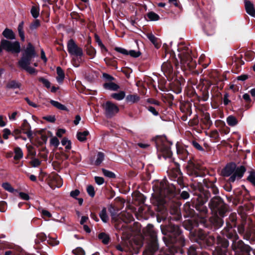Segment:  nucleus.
I'll return each mask as SVG.
<instances>
[{"label": "nucleus", "instance_id": "4", "mask_svg": "<svg viewBox=\"0 0 255 255\" xmlns=\"http://www.w3.org/2000/svg\"><path fill=\"white\" fill-rule=\"evenodd\" d=\"M3 49L6 52L12 54H18L21 51V46L18 41H11L7 39H2L0 41Z\"/></svg>", "mask_w": 255, "mask_h": 255}, {"label": "nucleus", "instance_id": "2", "mask_svg": "<svg viewBox=\"0 0 255 255\" xmlns=\"http://www.w3.org/2000/svg\"><path fill=\"white\" fill-rule=\"evenodd\" d=\"M246 169L244 166L237 167L234 163L228 164L224 168L222 173L224 176H230L229 179L230 182H234L236 179L241 178Z\"/></svg>", "mask_w": 255, "mask_h": 255}, {"label": "nucleus", "instance_id": "11", "mask_svg": "<svg viewBox=\"0 0 255 255\" xmlns=\"http://www.w3.org/2000/svg\"><path fill=\"white\" fill-rule=\"evenodd\" d=\"M22 56L31 59L37 56L35 48L31 43H28L26 48L22 53Z\"/></svg>", "mask_w": 255, "mask_h": 255}, {"label": "nucleus", "instance_id": "26", "mask_svg": "<svg viewBox=\"0 0 255 255\" xmlns=\"http://www.w3.org/2000/svg\"><path fill=\"white\" fill-rule=\"evenodd\" d=\"M126 96L125 92L124 91H120L119 93H113L111 95V97L118 100V101H121L123 99L125 98Z\"/></svg>", "mask_w": 255, "mask_h": 255}, {"label": "nucleus", "instance_id": "43", "mask_svg": "<svg viewBox=\"0 0 255 255\" xmlns=\"http://www.w3.org/2000/svg\"><path fill=\"white\" fill-rule=\"evenodd\" d=\"M87 192L89 196H90L91 197H94L95 195V192L94 188L93 186L88 185L87 187Z\"/></svg>", "mask_w": 255, "mask_h": 255}, {"label": "nucleus", "instance_id": "32", "mask_svg": "<svg viewBox=\"0 0 255 255\" xmlns=\"http://www.w3.org/2000/svg\"><path fill=\"white\" fill-rule=\"evenodd\" d=\"M50 103L52 106L54 107L57 108V109L61 110H64V111H67V108L64 105L61 104V103H59L57 101H55L54 100H51Z\"/></svg>", "mask_w": 255, "mask_h": 255}, {"label": "nucleus", "instance_id": "15", "mask_svg": "<svg viewBox=\"0 0 255 255\" xmlns=\"http://www.w3.org/2000/svg\"><path fill=\"white\" fill-rule=\"evenodd\" d=\"M167 230L170 233H172L175 237L179 236V239H182V236H180L181 231L178 226L170 224Z\"/></svg>", "mask_w": 255, "mask_h": 255}, {"label": "nucleus", "instance_id": "58", "mask_svg": "<svg viewBox=\"0 0 255 255\" xmlns=\"http://www.w3.org/2000/svg\"><path fill=\"white\" fill-rule=\"evenodd\" d=\"M80 194V191L78 189H76L75 190L72 191L70 192V196L74 198H76V197Z\"/></svg>", "mask_w": 255, "mask_h": 255}, {"label": "nucleus", "instance_id": "17", "mask_svg": "<svg viewBox=\"0 0 255 255\" xmlns=\"http://www.w3.org/2000/svg\"><path fill=\"white\" fill-rule=\"evenodd\" d=\"M2 34L7 40H13L15 38V34L11 29L5 28Z\"/></svg>", "mask_w": 255, "mask_h": 255}, {"label": "nucleus", "instance_id": "64", "mask_svg": "<svg viewBox=\"0 0 255 255\" xmlns=\"http://www.w3.org/2000/svg\"><path fill=\"white\" fill-rule=\"evenodd\" d=\"M181 197L184 199H187L189 197V194L186 191H183L181 193Z\"/></svg>", "mask_w": 255, "mask_h": 255}, {"label": "nucleus", "instance_id": "22", "mask_svg": "<svg viewBox=\"0 0 255 255\" xmlns=\"http://www.w3.org/2000/svg\"><path fill=\"white\" fill-rule=\"evenodd\" d=\"M226 121L228 125L231 127H234L238 123L237 119L232 115L228 116L227 118Z\"/></svg>", "mask_w": 255, "mask_h": 255}, {"label": "nucleus", "instance_id": "36", "mask_svg": "<svg viewBox=\"0 0 255 255\" xmlns=\"http://www.w3.org/2000/svg\"><path fill=\"white\" fill-rule=\"evenodd\" d=\"M162 152L163 156L165 158H170L172 156V152L169 147H163Z\"/></svg>", "mask_w": 255, "mask_h": 255}, {"label": "nucleus", "instance_id": "46", "mask_svg": "<svg viewBox=\"0 0 255 255\" xmlns=\"http://www.w3.org/2000/svg\"><path fill=\"white\" fill-rule=\"evenodd\" d=\"M2 187L7 191L12 193L14 191V189L12 187L11 185L5 182L2 184Z\"/></svg>", "mask_w": 255, "mask_h": 255}, {"label": "nucleus", "instance_id": "30", "mask_svg": "<svg viewBox=\"0 0 255 255\" xmlns=\"http://www.w3.org/2000/svg\"><path fill=\"white\" fill-rule=\"evenodd\" d=\"M105 158V154L103 152H98L97 155V158L95 162V164L99 165L101 164Z\"/></svg>", "mask_w": 255, "mask_h": 255}, {"label": "nucleus", "instance_id": "23", "mask_svg": "<svg viewBox=\"0 0 255 255\" xmlns=\"http://www.w3.org/2000/svg\"><path fill=\"white\" fill-rule=\"evenodd\" d=\"M177 152L180 158H181L183 160H185L189 154L188 151L183 148L177 149Z\"/></svg>", "mask_w": 255, "mask_h": 255}, {"label": "nucleus", "instance_id": "42", "mask_svg": "<svg viewBox=\"0 0 255 255\" xmlns=\"http://www.w3.org/2000/svg\"><path fill=\"white\" fill-rule=\"evenodd\" d=\"M214 220H215V223H214L215 225L217 227L219 228L223 226L224 222L222 218H221L219 217H216L214 219Z\"/></svg>", "mask_w": 255, "mask_h": 255}, {"label": "nucleus", "instance_id": "9", "mask_svg": "<svg viewBox=\"0 0 255 255\" xmlns=\"http://www.w3.org/2000/svg\"><path fill=\"white\" fill-rule=\"evenodd\" d=\"M31 59V58L22 56L18 62V64L20 68L31 74L34 73L35 72L34 68L29 66Z\"/></svg>", "mask_w": 255, "mask_h": 255}, {"label": "nucleus", "instance_id": "48", "mask_svg": "<svg viewBox=\"0 0 255 255\" xmlns=\"http://www.w3.org/2000/svg\"><path fill=\"white\" fill-rule=\"evenodd\" d=\"M40 26V21L38 19H35L32 23L30 25V28L31 30L36 29Z\"/></svg>", "mask_w": 255, "mask_h": 255}, {"label": "nucleus", "instance_id": "18", "mask_svg": "<svg viewBox=\"0 0 255 255\" xmlns=\"http://www.w3.org/2000/svg\"><path fill=\"white\" fill-rule=\"evenodd\" d=\"M140 97L137 94L128 95L126 98V100L128 103H135L138 102Z\"/></svg>", "mask_w": 255, "mask_h": 255}, {"label": "nucleus", "instance_id": "14", "mask_svg": "<svg viewBox=\"0 0 255 255\" xmlns=\"http://www.w3.org/2000/svg\"><path fill=\"white\" fill-rule=\"evenodd\" d=\"M245 6L247 13L252 16L255 17V9L254 4L249 0H245Z\"/></svg>", "mask_w": 255, "mask_h": 255}, {"label": "nucleus", "instance_id": "20", "mask_svg": "<svg viewBox=\"0 0 255 255\" xmlns=\"http://www.w3.org/2000/svg\"><path fill=\"white\" fill-rule=\"evenodd\" d=\"M56 72L58 75L56 78L57 81L59 83H62L65 78L64 72L60 67H57Z\"/></svg>", "mask_w": 255, "mask_h": 255}, {"label": "nucleus", "instance_id": "47", "mask_svg": "<svg viewBox=\"0 0 255 255\" xmlns=\"http://www.w3.org/2000/svg\"><path fill=\"white\" fill-rule=\"evenodd\" d=\"M102 171H103V173L104 174V175L108 177H110V178H115V174L113 172H112L109 170H106L105 169H103Z\"/></svg>", "mask_w": 255, "mask_h": 255}, {"label": "nucleus", "instance_id": "41", "mask_svg": "<svg viewBox=\"0 0 255 255\" xmlns=\"http://www.w3.org/2000/svg\"><path fill=\"white\" fill-rule=\"evenodd\" d=\"M214 255H227V251H224L220 249L219 246H217L215 251L214 252Z\"/></svg>", "mask_w": 255, "mask_h": 255}, {"label": "nucleus", "instance_id": "60", "mask_svg": "<svg viewBox=\"0 0 255 255\" xmlns=\"http://www.w3.org/2000/svg\"><path fill=\"white\" fill-rule=\"evenodd\" d=\"M66 132V130L63 128H59L56 132V135L59 137H61L63 134Z\"/></svg>", "mask_w": 255, "mask_h": 255}, {"label": "nucleus", "instance_id": "25", "mask_svg": "<svg viewBox=\"0 0 255 255\" xmlns=\"http://www.w3.org/2000/svg\"><path fill=\"white\" fill-rule=\"evenodd\" d=\"M89 134V132L88 130H85L83 132H78L77 133V139L80 141H84L86 140V137Z\"/></svg>", "mask_w": 255, "mask_h": 255}, {"label": "nucleus", "instance_id": "35", "mask_svg": "<svg viewBox=\"0 0 255 255\" xmlns=\"http://www.w3.org/2000/svg\"><path fill=\"white\" fill-rule=\"evenodd\" d=\"M61 144L62 145L65 146V148L69 150L71 148V142L66 137H64L61 140Z\"/></svg>", "mask_w": 255, "mask_h": 255}, {"label": "nucleus", "instance_id": "39", "mask_svg": "<svg viewBox=\"0 0 255 255\" xmlns=\"http://www.w3.org/2000/svg\"><path fill=\"white\" fill-rule=\"evenodd\" d=\"M20 113L17 111L13 112L11 114H8V118L10 121L13 122L16 120V118L20 116Z\"/></svg>", "mask_w": 255, "mask_h": 255}, {"label": "nucleus", "instance_id": "1", "mask_svg": "<svg viewBox=\"0 0 255 255\" xmlns=\"http://www.w3.org/2000/svg\"><path fill=\"white\" fill-rule=\"evenodd\" d=\"M154 190V195L151 199V202L156 207L157 211L163 213L166 210L165 198H170L174 196L175 187L173 185H169L166 181L163 180Z\"/></svg>", "mask_w": 255, "mask_h": 255}, {"label": "nucleus", "instance_id": "7", "mask_svg": "<svg viewBox=\"0 0 255 255\" xmlns=\"http://www.w3.org/2000/svg\"><path fill=\"white\" fill-rule=\"evenodd\" d=\"M67 50L72 56L81 57L83 55L82 49L76 44L73 39H71L67 42Z\"/></svg>", "mask_w": 255, "mask_h": 255}, {"label": "nucleus", "instance_id": "51", "mask_svg": "<svg viewBox=\"0 0 255 255\" xmlns=\"http://www.w3.org/2000/svg\"><path fill=\"white\" fill-rule=\"evenodd\" d=\"M73 253L76 255H85V251L81 248H77L73 251Z\"/></svg>", "mask_w": 255, "mask_h": 255}, {"label": "nucleus", "instance_id": "13", "mask_svg": "<svg viewBox=\"0 0 255 255\" xmlns=\"http://www.w3.org/2000/svg\"><path fill=\"white\" fill-rule=\"evenodd\" d=\"M191 51L188 50L187 51H183L181 53V62L184 65H188L192 61V58L190 55Z\"/></svg>", "mask_w": 255, "mask_h": 255}, {"label": "nucleus", "instance_id": "55", "mask_svg": "<svg viewBox=\"0 0 255 255\" xmlns=\"http://www.w3.org/2000/svg\"><path fill=\"white\" fill-rule=\"evenodd\" d=\"M6 203L5 201L0 202V211L4 212L6 210Z\"/></svg>", "mask_w": 255, "mask_h": 255}, {"label": "nucleus", "instance_id": "27", "mask_svg": "<svg viewBox=\"0 0 255 255\" xmlns=\"http://www.w3.org/2000/svg\"><path fill=\"white\" fill-rule=\"evenodd\" d=\"M14 159L16 160H19L20 159L22 158L23 157V152L21 150V149L19 147H17L14 148Z\"/></svg>", "mask_w": 255, "mask_h": 255}, {"label": "nucleus", "instance_id": "10", "mask_svg": "<svg viewBox=\"0 0 255 255\" xmlns=\"http://www.w3.org/2000/svg\"><path fill=\"white\" fill-rule=\"evenodd\" d=\"M169 174L173 180L176 178L177 182L181 185L182 184V180L181 179V172L180 170L179 165L175 164V167L168 170Z\"/></svg>", "mask_w": 255, "mask_h": 255}, {"label": "nucleus", "instance_id": "8", "mask_svg": "<svg viewBox=\"0 0 255 255\" xmlns=\"http://www.w3.org/2000/svg\"><path fill=\"white\" fill-rule=\"evenodd\" d=\"M149 230V233L152 238V241L149 243L147 249V251L148 253H146L144 254V255H153V254L155 252H156L158 249V245L157 242L155 240V233L152 230L153 226L149 225L148 226Z\"/></svg>", "mask_w": 255, "mask_h": 255}, {"label": "nucleus", "instance_id": "16", "mask_svg": "<svg viewBox=\"0 0 255 255\" xmlns=\"http://www.w3.org/2000/svg\"><path fill=\"white\" fill-rule=\"evenodd\" d=\"M161 70L166 76L171 74L173 71V67L171 63L164 62L161 66Z\"/></svg>", "mask_w": 255, "mask_h": 255}, {"label": "nucleus", "instance_id": "3", "mask_svg": "<svg viewBox=\"0 0 255 255\" xmlns=\"http://www.w3.org/2000/svg\"><path fill=\"white\" fill-rule=\"evenodd\" d=\"M209 206L211 209L215 212H218L221 217H224L227 212V208L225 204L222 199L219 197L213 198L210 203Z\"/></svg>", "mask_w": 255, "mask_h": 255}, {"label": "nucleus", "instance_id": "5", "mask_svg": "<svg viewBox=\"0 0 255 255\" xmlns=\"http://www.w3.org/2000/svg\"><path fill=\"white\" fill-rule=\"evenodd\" d=\"M233 250L235 253V255H239V254L250 252L251 248L249 246L245 245L242 240H239L237 235H235L233 240L232 245Z\"/></svg>", "mask_w": 255, "mask_h": 255}, {"label": "nucleus", "instance_id": "53", "mask_svg": "<svg viewBox=\"0 0 255 255\" xmlns=\"http://www.w3.org/2000/svg\"><path fill=\"white\" fill-rule=\"evenodd\" d=\"M95 182H96V183L98 185H102L104 182V178L101 177L95 176Z\"/></svg>", "mask_w": 255, "mask_h": 255}, {"label": "nucleus", "instance_id": "12", "mask_svg": "<svg viewBox=\"0 0 255 255\" xmlns=\"http://www.w3.org/2000/svg\"><path fill=\"white\" fill-rule=\"evenodd\" d=\"M21 132H22L27 136L28 138H32V132L29 124L26 119L23 120V123L21 126Z\"/></svg>", "mask_w": 255, "mask_h": 255}, {"label": "nucleus", "instance_id": "50", "mask_svg": "<svg viewBox=\"0 0 255 255\" xmlns=\"http://www.w3.org/2000/svg\"><path fill=\"white\" fill-rule=\"evenodd\" d=\"M115 50L119 53H122L125 55H128V51L125 48L117 47L115 48Z\"/></svg>", "mask_w": 255, "mask_h": 255}, {"label": "nucleus", "instance_id": "52", "mask_svg": "<svg viewBox=\"0 0 255 255\" xmlns=\"http://www.w3.org/2000/svg\"><path fill=\"white\" fill-rule=\"evenodd\" d=\"M95 38H96V42L97 43H98V44L99 45V46L102 48V49H106L105 46H104V45L103 44L101 40L100 39V37L98 36V35H95Z\"/></svg>", "mask_w": 255, "mask_h": 255}, {"label": "nucleus", "instance_id": "21", "mask_svg": "<svg viewBox=\"0 0 255 255\" xmlns=\"http://www.w3.org/2000/svg\"><path fill=\"white\" fill-rule=\"evenodd\" d=\"M23 27H24V22L21 21L17 27V30L18 32V34L19 35V37H20V39L22 41H24L25 40V35H24V32L23 30Z\"/></svg>", "mask_w": 255, "mask_h": 255}, {"label": "nucleus", "instance_id": "44", "mask_svg": "<svg viewBox=\"0 0 255 255\" xmlns=\"http://www.w3.org/2000/svg\"><path fill=\"white\" fill-rule=\"evenodd\" d=\"M59 140L56 137H53L50 140V144L51 145L55 146V147H57L59 145Z\"/></svg>", "mask_w": 255, "mask_h": 255}, {"label": "nucleus", "instance_id": "34", "mask_svg": "<svg viewBox=\"0 0 255 255\" xmlns=\"http://www.w3.org/2000/svg\"><path fill=\"white\" fill-rule=\"evenodd\" d=\"M30 13L34 18H36L39 15V8L35 6H32Z\"/></svg>", "mask_w": 255, "mask_h": 255}, {"label": "nucleus", "instance_id": "56", "mask_svg": "<svg viewBox=\"0 0 255 255\" xmlns=\"http://www.w3.org/2000/svg\"><path fill=\"white\" fill-rule=\"evenodd\" d=\"M31 164L32 166L36 167L40 164V161L38 159L35 158L31 161Z\"/></svg>", "mask_w": 255, "mask_h": 255}, {"label": "nucleus", "instance_id": "45", "mask_svg": "<svg viewBox=\"0 0 255 255\" xmlns=\"http://www.w3.org/2000/svg\"><path fill=\"white\" fill-rule=\"evenodd\" d=\"M128 55H129L130 56L132 57L137 58L138 57L141 55V53L139 51L130 50L128 51Z\"/></svg>", "mask_w": 255, "mask_h": 255}, {"label": "nucleus", "instance_id": "54", "mask_svg": "<svg viewBox=\"0 0 255 255\" xmlns=\"http://www.w3.org/2000/svg\"><path fill=\"white\" fill-rule=\"evenodd\" d=\"M192 144L193 146L195 148H196L197 149H198L200 151L203 150V147L200 145V144L198 142H197L195 141H193L192 142Z\"/></svg>", "mask_w": 255, "mask_h": 255}, {"label": "nucleus", "instance_id": "19", "mask_svg": "<svg viewBox=\"0 0 255 255\" xmlns=\"http://www.w3.org/2000/svg\"><path fill=\"white\" fill-rule=\"evenodd\" d=\"M104 87L111 91H117L120 88L119 86L114 82L106 83L104 84Z\"/></svg>", "mask_w": 255, "mask_h": 255}, {"label": "nucleus", "instance_id": "33", "mask_svg": "<svg viewBox=\"0 0 255 255\" xmlns=\"http://www.w3.org/2000/svg\"><path fill=\"white\" fill-rule=\"evenodd\" d=\"M20 86V84L15 80H12L9 81L6 85V88L8 89L19 88Z\"/></svg>", "mask_w": 255, "mask_h": 255}, {"label": "nucleus", "instance_id": "6", "mask_svg": "<svg viewBox=\"0 0 255 255\" xmlns=\"http://www.w3.org/2000/svg\"><path fill=\"white\" fill-rule=\"evenodd\" d=\"M103 108L105 116L108 118L113 117L120 110L118 106L111 101H107L103 104Z\"/></svg>", "mask_w": 255, "mask_h": 255}, {"label": "nucleus", "instance_id": "31", "mask_svg": "<svg viewBox=\"0 0 255 255\" xmlns=\"http://www.w3.org/2000/svg\"><path fill=\"white\" fill-rule=\"evenodd\" d=\"M98 238L104 244H107L110 240L109 235L105 233H100L98 236Z\"/></svg>", "mask_w": 255, "mask_h": 255}, {"label": "nucleus", "instance_id": "62", "mask_svg": "<svg viewBox=\"0 0 255 255\" xmlns=\"http://www.w3.org/2000/svg\"><path fill=\"white\" fill-rule=\"evenodd\" d=\"M223 102L225 105H227L230 102V101L229 100V94L226 93L224 96Z\"/></svg>", "mask_w": 255, "mask_h": 255}, {"label": "nucleus", "instance_id": "57", "mask_svg": "<svg viewBox=\"0 0 255 255\" xmlns=\"http://www.w3.org/2000/svg\"><path fill=\"white\" fill-rule=\"evenodd\" d=\"M3 137L4 139H7L8 138V135L10 134V131L8 128H4L3 130Z\"/></svg>", "mask_w": 255, "mask_h": 255}, {"label": "nucleus", "instance_id": "49", "mask_svg": "<svg viewBox=\"0 0 255 255\" xmlns=\"http://www.w3.org/2000/svg\"><path fill=\"white\" fill-rule=\"evenodd\" d=\"M38 80L42 82L47 88H49L50 87L51 84L48 80L43 77H40L38 79Z\"/></svg>", "mask_w": 255, "mask_h": 255}, {"label": "nucleus", "instance_id": "37", "mask_svg": "<svg viewBox=\"0 0 255 255\" xmlns=\"http://www.w3.org/2000/svg\"><path fill=\"white\" fill-rule=\"evenodd\" d=\"M147 16L150 20L157 21L159 19V15L154 12L151 11L147 14Z\"/></svg>", "mask_w": 255, "mask_h": 255}, {"label": "nucleus", "instance_id": "40", "mask_svg": "<svg viewBox=\"0 0 255 255\" xmlns=\"http://www.w3.org/2000/svg\"><path fill=\"white\" fill-rule=\"evenodd\" d=\"M218 246H219L220 249L223 250L227 251V248L229 246V243L225 239L222 240L221 241V243H219Z\"/></svg>", "mask_w": 255, "mask_h": 255}, {"label": "nucleus", "instance_id": "38", "mask_svg": "<svg viewBox=\"0 0 255 255\" xmlns=\"http://www.w3.org/2000/svg\"><path fill=\"white\" fill-rule=\"evenodd\" d=\"M247 180L255 187V171H252L250 173Z\"/></svg>", "mask_w": 255, "mask_h": 255}, {"label": "nucleus", "instance_id": "59", "mask_svg": "<svg viewBox=\"0 0 255 255\" xmlns=\"http://www.w3.org/2000/svg\"><path fill=\"white\" fill-rule=\"evenodd\" d=\"M41 213L43 217L50 218L52 216L51 213L45 209H42Z\"/></svg>", "mask_w": 255, "mask_h": 255}, {"label": "nucleus", "instance_id": "63", "mask_svg": "<svg viewBox=\"0 0 255 255\" xmlns=\"http://www.w3.org/2000/svg\"><path fill=\"white\" fill-rule=\"evenodd\" d=\"M249 76L248 75L243 74L237 77V80L239 81H245L248 78Z\"/></svg>", "mask_w": 255, "mask_h": 255}, {"label": "nucleus", "instance_id": "28", "mask_svg": "<svg viewBox=\"0 0 255 255\" xmlns=\"http://www.w3.org/2000/svg\"><path fill=\"white\" fill-rule=\"evenodd\" d=\"M102 221L104 223H107L109 220L108 216L107 214V210L106 208H103L99 214Z\"/></svg>", "mask_w": 255, "mask_h": 255}, {"label": "nucleus", "instance_id": "24", "mask_svg": "<svg viewBox=\"0 0 255 255\" xmlns=\"http://www.w3.org/2000/svg\"><path fill=\"white\" fill-rule=\"evenodd\" d=\"M187 253L188 255H200V249L196 248L194 245H192L189 248Z\"/></svg>", "mask_w": 255, "mask_h": 255}, {"label": "nucleus", "instance_id": "61", "mask_svg": "<svg viewBox=\"0 0 255 255\" xmlns=\"http://www.w3.org/2000/svg\"><path fill=\"white\" fill-rule=\"evenodd\" d=\"M19 197L23 200H29V195L25 193H23V192H20L19 193Z\"/></svg>", "mask_w": 255, "mask_h": 255}, {"label": "nucleus", "instance_id": "29", "mask_svg": "<svg viewBox=\"0 0 255 255\" xmlns=\"http://www.w3.org/2000/svg\"><path fill=\"white\" fill-rule=\"evenodd\" d=\"M146 36L148 39L151 41V42H152V43L154 45L155 47H159V45L157 42V38L155 37L152 33H148L147 34Z\"/></svg>", "mask_w": 255, "mask_h": 255}]
</instances>
